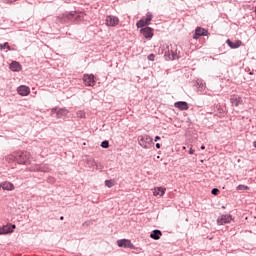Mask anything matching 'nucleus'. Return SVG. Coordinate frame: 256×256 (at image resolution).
<instances>
[{
	"label": "nucleus",
	"instance_id": "nucleus-1",
	"mask_svg": "<svg viewBox=\"0 0 256 256\" xmlns=\"http://www.w3.org/2000/svg\"><path fill=\"white\" fill-rule=\"evenodd\" d=\"M16 161L19 165H29L31 163V153L17 152Z\"/></svg>",
	"mask_w": 256,
	"mask_h": 256
},
{
	"label": "nucleus",
	"instance_id": "nucleus-2",
	"mask_svg": "<svg viewBox=\"0 0 256 256\" xmlns=\"http://www.w3.org/2000/svg\"><path fill=\"white\" fill-rule=\"evenodd\" d=\"M138 143L140 146L143 147V149H151V146L153 145V138L145 134L143 136H140Z\"/></svg>",
	"mask_w": 256,
	"mask_h": 256
},
{
	"label": "nucleus",
	"instance_id": "nucleus-3",
	"mask_svg": "<svg viewBox=\"0 0 256 256\" xmlns=\"http://www.w3.org/2000/svg\"><path fill=\"white\" fill-rule=\"evenodd\" d=\"M106 27H117L119 25V17L114 15H108L105 19Z\"/></svg>",
	"mask_w": 256,
	"mask_h": 256
},
{
	"label": "nucleus",
	"instance_id": "nucleus-4",
	"mask_svg": "<svg viewBox=\"0 0 256 256\" xmlns=\"http://www.w3.org/2000/svg\"><path fill=\"white\" fill-rule=\"evenodd\" d=\"M83 81L86 87H95V84L97 83L93 74H84Z\"/></svg>",
	"mask_w": 256,
	"mask_h": 256
},
{
	"label": "nucleus",
	"instance_id": "nucleus-5",
	"mask_svg": "<svg viewBox=\"0 0 256 256\" xmlns=\"http://www.w3.org/2000/svg\"><path fill=\"white\" fill-rule=\"evenodd\" d=\"M118 247H124V249H135V245L131 243V240L120 239L117 241Z\"/></svg>",
	"mask_w": 256,
	"mask_h": 256
},
{
	"label": "nucleus",
	"instance_id": "nucleus-6",
	"mask_svg": "<svg viewBox=\"0 0 256 256\" xmlns=\"http://www.w3.org/2000/svg\"><path fill=\"white\" fill-rule=\"evenodd\" d=\"M209 35V32L205 30V28L197 27L195 29V34L193 36V39H199V37H207Z\"/></svg>",
	"mask_w": 256,
	"mask_h": 256
},
{
	"label": "nucleus",
	"instance_id": "nucleus-7",
	"mask_svg": "<svg viewBox=\"0 0 256 256\" xmlns=\"http://www.w3.org/2000/svg\"><path fill=\"white\" fill-rule=\"evenodd\" d=\"M230 103L231 105H234V107H239V105H243V98H241V96L239 95H232L230 97Z\"/></svg>",
	"mask_w": 256,
	"mask_h": 256
},
{
	"label": "nucleus",
	"instance_id": "nucleus-8",
	"mask_svg": "<svg viewBox=\"0 0 256 256\" xmlns=\"http://www.w3.org/2000/svg\"><path fill=\"white\" fill-rule=\"evenodd\" d=\"M231 221H233V217L231 215H222L217 219V223L219 225H225L227 223H231Z\"/></svg>",
	"mask_w": 256,
	"mask_h": 256
},
{
	"label": "nucleus",
	"instance_id": "nucleus-9",
	"mask_svg": "<svg viewBox=\"0 0 256 256\" xmlns=\"http://www.w3.org/2000/svg\"><path fill=\"white\" fill-rule=\"evenodd\" d=\"M17 91H18L19 95H21L22 97H27V95H29V93H31V89L27 86H19L17 88Z\"/></svg>",
	"mask_w": 256,
	"mask_h": 256
},
{
	"label": "nucleus",
	"instance_id": "nucleus-10",
	"mask_svg": "<svg viewBox=\"0 0 256 256\" xmlns=\"http://www.w3.org/2000/svg\"><path fill=\"white\" fill-rule=\"evenodd\" d=\"M140 32L144 35L145 39H151V37H153V30L151 27L142 28Z\"/></svg>",
	"mask_w": 256,
	"mask_h": 256
},
{
	"label": "nucleus",
	"instance_id": "nucleus-11",
	"mask_svg": "<svg viewBox=\"0 0 256 256\" xmlns=\"http://www.w3.org/2000/svg\"><path fill=\"white\" fill-rule=\"evenodd\" d=\"M9 69H11L12 71L19 73V71H21L23 69V66H21V64L17 61H12Z\"/></svg>",
	"mask_w": 256,
	"mask_h": 256
},
{
	"label": "nucleus",
	"instance_id": "nucleus-12",
	"mask_svg": "<svg viewBox=\"0 0 256 256\" xmlns=\"http://www.w3.org/2000/svg\"><path fill=\"white\" fill-rule=\"evenodd\" d=\"M174 107H176V109H179L180 111H187L189 109V104H187V102H176L174 104Z\"/></svg>",
	"mask_w": 256,
	"mask_h": 256
},
{
	"label": "nucleus",
	"instance_id": "nucleus-13",
	"mask_svg": "<svg viewBox=\"0 0 256 256\" xmlns=\"http://www.w3.org/2000/svg\"><path fill=\"white\" fill-rule=\"evenodd\" d=\"M227 45L230 46L231 49H239L241 45H243V42L241 40H237L235 42H232L230 39L226 40Z\"/></svg>",
	"mask_w": 256,
	"mask_h": 256
},
{
	"label": "nucleus",
	"instance_id": "nucleus-14",
	"mask_svg": "<svg viewBox=\"0 0 256 256\" xmlns=\"http://www.w3.org/2000/svg\"><path fill=\"white\" fill-rule=\"evenodd\" d=\"M29 171H42L43 173H47V171H49V167L34 165L29 168Z\"/></svg>",
	"mask_w": 256,
	"mask_h": 256
},
{
	"label": "nucleus",
	"instance_id": "nucleus-15",
	"mask_svg": "<svg viewBox=\"0 0 256 256\" xmlns=\"http://www.w3.org/2000/svg\"><path fill=\"white\" fill-rule=\"evenodd\" d=\"M161 235H163V232L156 229L152 231V233L150 234V238L154 239V241H159V239H161Z\"/></svg>",
	"mask_w": 256,
	"mask_h": 256
},
{
	"label": "nucleus",
	"instance_id": "nucleus-16",
	"mask_svg": "<svg viewBox=\"0 0 256 256\" xmlns=\"http://www.w3.org/2000/svg\"><path fill=\"white\" fill-rule=\"evenodd\" d=\"M15 186L11 182H3L2 183V191H13Z\"/></svg>",
	"mask_w": 256,
	"mask_h": 256
},
{
	"label": "nucleus",
	"instance_id": "nucleus-17",
	"mask_svg": "<svg viewBox=\"0 0 256 256\" xmlns=\"http://www.w3.org/2000/svg\"><path fill=\"white\" fill-rule=\"evenodd\" d=\"M69 111L67 109H59L56 112L57 119H63V117H67Z\"/></svg>",
	"mask_w": 256,
	"mask_h": 256
},
{
	"label": "nucleus",
	"instance_id": "nucleus-18",
	"mask_svg": "<svg viewBox=\"0 0 256 256\" xmlns=\"http://www.w3.org/2000/svg\"><path fill=\"white\" fill-rule=\"evenodd\" d=\"M169 52L172 55L173 59H179V55L177 54V45H170Z\"/></svg>",
	"mask_w": 256,
	"mask_h": 256
},
{
	"label": "nucleus",
	"instance_id": "nucleus-19",
	"mask_svg": "<svg viewBox=\"0 0 256 256\" xmlns=\"http://www.w3.org/2000/svg\"><path fill=\"white\" fill-rule=\"evenodd\" d=\"M15 227V224H13L10 228L4 227L0 229V235H7V233H13V229H15Z\"/></svg>",
	"mask_w": 256,
	"mask_h": 256
},
{
	"label": "nucleus",
	"instance_id": "nucleus-20",
	"mask_svg": "<svg viewBox=\"0 0 256 256\" xmlns=\"http://www.w3.org/2000/svg\"><path fill=\"white\" fill-rule=\"evenodd\" d=\"M6 161H8V163H11L12 161H17V153L9 154L8 156H6Z\"/></svg>",
	"mask_w": 256,
	"mask_h": 256
},
{
	"label": "nucleus",
	"instance_id": "nucleus-21",
	"mask_svg": "<svg viewBox=\"0 0 256 256\" xmlns=\"http://www.w3.org/2000/svg\"><path fill=\"white\" fill-rule=\"evenodd\" d=\"M148 24L145 22V19H141L136 23V27L141 29L142 27H146Z\"/></svg>",
	"mask_w": 256,
	"mask_h": 256
},
{
	"label": "nucleus",
	"instance_id": "nucleus-22",
	"mask_svg": "<svg viewBox=\"0 0 256 256\" xmlns=\"http://www.w3.org/2000/svg\"><path fill=\"white\" fill-rule=\"evenodd\" d=\"M152 19H153V15H151V14H147V15H146V19H144V21H145L146 25H150V24H151Z\"/></svg>",
	"mask_w": 256,
	"mask_h": 256
},
{
	"label": "nucleus",
	"instance_id": "nucleus-23",
	"mask_svg": "<svg viewBox=\"0 0 256 256\" xmlns=\"http://www.w3.org/2000/svg\"><path fill=\"white\" fill-rule=\"evenodd\" d=\"M3 49H8V51H11V46H9V43L0 44V50L3 51Z\"/></svg>",
	"mask_w": 256,
	"mask_h": 256
},
{
	"label": "nucleus",
	"instance_id": "nucleus-24",
	"mask_svg": "<svg viewBox=\"0 0 256 256\" xmlns=\"http://www.w3.org/2000/svg\"><path fill=\"white\" fill-rule=\"evenodd\" d=\"M155 193H165V191H167V189L165 187H156L154 189Z\"/></svg>",
	"mask_w": 256,
	"mask_h": 256
},
{
	"label": "nucleus",
	"instance_id": "nucleus-25",
	"mask_svg": "<svg viewBox=\"0 0 256 256\" xmlns=\"http://www.w3.org/2000/svg\"><path fill=\"white\" fill-rule=\"evenodd\" d=\"M105 185H106V187L111 188L115 185V181L114 180H106Z\"/></svg>",
	"mask_w": 256,
	"mask_h": 256
},
{
	"label": "nucleus",
	"instance_id": "nucleus-26",
	"mask_svg": "<svg viewBox=\"0 0 256 256\" xmlns=\"http://www.w3.org/2000/svg\"><path fill=\"white\" fill-rule=\"evenodd\" d=\"M237 191H249V187L245 185H239Z\"/></svg>",
	"mask_w": 256,
	"mask_h": 256
},
{
	"label": "nucleus",
	"instance_id": "nucleus-27",
	"mask_svg": "<svg viewBox=\"0 0 256 256\" xmlns=\"http://www.w3.org/2000/svg\"><path fill=\"white\" fill-rule=\"evenodd\" d=\"M101 147H103V149H109V141L105 140L101 143Z\"/></svg>",
	"mask_w": 256,
	"mask_h": 256
},
{
	"label": "nucleus",
	"instance_id": "nucleus-28",
	"mask_svg": "<svg viewBox=\"0 0 256 256\" xmlns=\"http://www.w3.org/2000/svg\"><path fill=\"white\" fill-rule=\"evenodd\" d=\"M148 61H155V54L148 55Z\"/></svg>",
	"mask_w": 256,
	"mask_h": 256
},
{
	"label": "nucleus",
	"instance_id": "nucleus-29",
	"mask_svg": "<svg viewBox=\"0 0 256 256\" xmlns=\"http://www.w3.org/2000/svg\"><path fill=\"white\" fill-rule=\"evenodd\" d=\"M211 193H219V189L214 188V189H212Z\"/></svg>",
	"mask_w": 256,
	"mask_h": 256
},
{
	"label": "nucleus",
	"instance_id": "nucleus-30",
	"mask_svg": "<svg viewBox=\"0 0 256 256\" xmlns=\"http://www.w3.org/2000/svg\"><path fill=\"white\" fill-rule=\"evenodd\" d=\"M193 153H195V150H193V148H190L189 154L193 155Z\"/></svg>",
	"mask_w": 256,
	"mask_h": 256
},
{
	"label": "nucleus",
	"instance_id": "nucleus-31",
	"mask_svg": "<svg viewBox=\"0 0 256 256\" xmlns=\"http://www.w3.org/2000/svg\"><path fill=\"white\" fill-rule=\"evenodd\" d=\"M157 195H159L160 197H163V193H154V196L157 197Z\"/></svg>",
	"mask_w": 256,
	"mask_h": 256
},
{
	"label": "nucleus",
	"instance_id": "nucleus-32",
	"mask_svg": "<svg viewBox=\"0 0 256 256\" xmlns=\"http://www.w3.org/2000/svg\"><path fill=\"white\" fill-rule=\"evenodd\" d=\"M156 148H157V149H161V144L157 143V144H156Z\"/></svg>",
	"mask_w": 256,
	"mask_h": 256
},
{
	"label": "nucleus",
	"instance_id": "nucleus-33",
	"mask_svg": "<svg viewBox=\"0 0 256 256\" xmlns=\"http://www.w3.org/2000/svg\"><path fill=\"white\" fill-rule=\"evenodd\" d=\"M160 139H161V137L156 136L154 141H159Z\"/></svg>",
	"mask_w": 256,
	"mask_h": 256
},
{
	"label": "nucleus",
	"instance_id": "nucleus-34",
	"mask_svg": "<svg viewBox=\"0 0 256 256\" xmlns=\"http://www.w3.org/2000/svg\"><path fill=\"white\" fill-rule=\"evenodd\" d=\"M0 191H3V184H0Z\"/></svg>",
	"mask_w": 256,
	"mask_h": 256
},
{
	"label": "nucleus",
	"instance_id": "nucleus-35",
	"mask_svg": "<svg viewBox=\"0 0 256 256\" xmlns=\"http://www.w3.org/2000/svg\"><path fill=\"white\" fill-rule=\"evenodd\" d=\"M63 219H64V217H63V216H61V217H60V221H63Z\"/></svg>",
	"mask_w": 256,
	"mask_h": 256
},
{
	"label": "nucleus",
	"instance_id": "nucleus-36",
	"mask_svg": "<svg viewBox=\"0 0 256 256\" xmlns=\"http://www.w3.org/2000/svg\"><path fill=\"white\" fill-rule=\"evenodd\" d=\"M201 149L204 150V149H205V146H201Z\"/></svg>",
	"mask_w": 256,
	"mask_h": 256
},
{
	"label": "nucleus",
	"instance_id": "nucleus-37",
	"mask_svg": "<svg viewBox=\"0 0 256 256\" xmlns=\"http://www.w3.org/2000/svg\"><path fill=\"white\" fill-rule=\"evenodd\" d=\"M249 75H253V72H250Z\"/></svg>",
	"mask_w": 256,
	"mask_h": 256
},
{
	"label": "nucleus",
	"instance_id": "nucleus-38",
	"mask_svg": "<svg viewBox=\"0 0 256 256\" xmlns=\"http://www.w3.org/2000/svg\"><path fill=\"white\" fill-rule=\"evenodd\" d=\"M157 159H160V156H157Z\"/></svg>",
	"mask_w": 256,
	"mask_h": 256
},
{
	"label": "nucleus",
	"instance_id": "nucleus-39",
	"mask_svg": "<svg viewBox=\"0 0 256 256\" xmlns=\"http://www.w3.org/2000/svg\"><path fill=\"white\" fill-rule=\"evenodd\" d=\"M214 195H217V193H214Z\"/></svg>",
	"mask_w": 256,
	"mask_h": 256
}]
</instances>
